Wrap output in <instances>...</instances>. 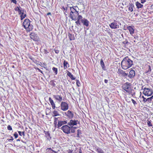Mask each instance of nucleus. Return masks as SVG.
Here are the masks:
<instances>
[{"label":"nucleus","mask_w":153,"mask_h":153,"mask_svg":"<svg viewBox=\"0 0 153 153\" xmlns=\"http://www.w3.org/2000/svg\"><path fill=\"white\" fill-rule=\"evenodd\" d=\"M97 152L98 153H104L103 151L100 148L97 149Z\"/></svg>","instance_id":"c9c22d12"},{"label":"nucleus","mask_w":153,"mask_h":153,"mask_svg":"<svg viewBox=\"0 0 153 153\" xmlns=\"http://www.w3.org/2000/svg\"><path fill=\"white\" fill-rule=\"evenodd\" d=\"M18 133H19V135H20V136L21 137H22V136H23V135H22V133H21V131H18Z\"/></svg>","instance_id":"09e8293b"},{"label":"nucleus","mask_w":153,"mask_h":153,"mask_svg":"<svg viewBox=\"0 0 153 153\" xmlns=\"http://www.w3.org/2000/svg\"><path fill=\"white\" fill-rule=\"evenodd\" d=\"M30 38L35 42H38L39 40V38L37 34L32 32L30 35Z\"/></svg>","instance_id":"1a4fd4ad"},{"label":"nucleus","mask_w":153,"mask_h":153,"mask_svg":"<svg viewBox=\"0 0 153 153\" xmlns=\"http://www.w3.org/2000/svg\"><path fill=\"white\" fill-rule=\"evenodd\" d=\"M135 75V72L133 70H131L129 71V74L128 75V76L129 77L130 79L133 78Z\"/></svg>","instance_id":"f3484780"},{"label":"nucleus","mask_w":153,"mask_h":153,"mask_svg":"<svg viewBox=\"0 0 153 153\" xmlns=\"http://www.w3.org/2000/svg\"><path fill=\"white\" fill-rule=\"evenodd\" d=\"M125 99H126V100H127V102H129L127 100V97H125Z\"/></svg>","instance_id":"052dcab7"},{"label":"nucleus","mask_w":153,"mask_h":153,"mask_svg":"<svg viewBox=\"0 0 153 153\" xmlns=\"http://www.w3.org/2000/svg\"><path fill=\"white\" fill-rule=\"evenodd\" d=\"M69 64L67 61L65 60L63 61V68L64 70H65L69 68Z\"/></svg>","instance_id":"412c9836"},{"label":"nucleus","mask_w":153,"mask_h":153,"mask_svg":"<svg viewBox=\"0 0 153 153\" xmlns=\"http://www.w3.org/2000/svg\"><path fill=\"white\" fill-rule=\"evenodd\" d=\"M133 64L132 61L128 56L124 58L121 62V68L124 70L130 68Z\"/></svg>","instance_id":"f03ea898"},{"label":"nucleus","mask_w":153,"mask_h":153,"mask_svg":"<svg viewBox=\"0 0 153 153\" xmlns=\"http://www.w3.org/2000/svg\"><path fill=\"white\" fill-rule=\"evenodd\" d=\"M143 93L145 96L149 97L152 95L153 91L152 89L145 87L143 88Z\"/></svg>","instance_id":"423d86ee"},{"label":"nucleus","mask_w":153,"mask_h":153,"mask_svg":"<svg viewBox=\"0 0 153 153\" xmlns=\"http://www.w3.org/2000/svg\"><path fill=\"white\" fill-rule=\"evenodd\" d=\"M0 45H1V46H2V45H1V43H0Z\"/></svg>","instance_id":"69168bd1"},{"label":"nucleus","mask_w":153,"mask_h":153,"mask_svg":"<svg viewBox=\"0 0 153 153\" xmlns=\"http://www.w3.org/2000/svg\"><path fill=\"white\" fill-rule=\"evenodd\" d=\"M109 26H110V28L112 29H116L119 27L118 25L117 24V21L115 20H114L113 22L109 25Z\"/></svg>","instance_id":"9b49d317"},{"label":"nucleus","mask_w":153,"mask_h":153,"mask_svg":"<svg viewBox=\"0 0 153 153\" xmlns=\"http://www.w3.org/2000/svg\"><path fill=\"white\" fill-rule=\"evenodd\" d=\"M54 52H55V53L58 54L59 53V51L57 49H54Z\"/></svg>","instance_id":"c03bdc74"},{"label":"nucleus","mask_w":153,"mask_h":153,"mask_svg":"<svg viewBox=\"0 0 153 153\" xmlns=\"http://www.w3.org/2000/svg\"><path fill=\"white\" fill-rule=\"evenodd\" d=\"M49 15H51V13L50 12L48 13H47V15L48 16Z\"/></svg>","instance_id":"bf43d9fd"},{"label":"nucleus","mask_w":153,"mask_h":153,"mask_svg":"<svg viewBox=\"0 0 153 153\" xmlns=\"http://www.w3.org/2000/svg\"><path fill=\"white\" fill-rule=\"evenodd\" d=\"M136 7H137V9L141 8L143 7V4H141L138 1H137L136 2Z\"/></svg>","instance_id":"b1692460"},{"label":"nucleus","mask_w":153,"mask_h":153,"mask_svg":"<svg viewBox=\"0 0 153 153\" xmlns=\"http://www.w3.org/2000/svg\"><path fill=\"white\" fill-rule=\"evenodd\" d=\"M61 109L62 110L65 111L68 109V104L65 102H61Z\"/></svg>","instance_id":"6e6552de"},{"label":"nucleus","mask_w":153,"mask_h":153,"mask_svg":"<svg viewBox=\"0 0 153 153\" xmlns=\"http://www.w3.org/2000/svg\"><path fill=\"white\" fill-rule=\"evenodd\" d=\"M123 45L124 46V47L126 48H128V47H129V43L128 41H125L123 42Z\"/></svg>","instance_id":"393cba45"},{"label":"nucleus","mask_w":153,"mask_h":153,"mask_svg":"<svg viewBox=\"0 0 153 153\" xmlns=\"http://www.w3.org/2000/svg\"><path fill=\"white\" fill-rule=\"evenodd\" d=\"M104 81H105V83H108V80L107 79H105V80H104Z\"/></svg>","instance_id":"864d4df0"},{"label":"nucleus","mask_w":153,"mask_h":153,"mask_svg":"<svg viewBox=\"0 0 153 153\" xmlns=\"http://www.w3.org/2000/svg\"><path fill=\"white\" fill-rule=\"evenodd\" d=\"M22 136H25V131H23L22 132Z\"/></svg>","instance_id":"5fc2aeb1"},{"label":"nucleus","mask_w":153,"mask_h":153,"mask_svg":"<svg viewBox=\"0 0 153 153\" xmlns=\"http://www.w3.org/2000/svg\"><path fill=\"white\" fill-rule=\"evenodd\" d=\"M11 2L12 3H13L15 4H16V0H11Z\"/></svg>","instance_id":"79ce46f5"},{"label":"nucleus","mask_w":153,"mask_h":153,"mask_svg":"<svg viewBox=\"0 0 153 153\" xmlns=\"http://www.w3.org/2000/svg\"><path fill=\"white\" fill-rule=\"evenodd\" d=\"M53 152L54 153L56 152L51 149V148H48L46 149L45 150V153H52L51 152Z\"/></svg>","instance_id":"a878e982"},{"label":"nucleus","mask_w":153,"mask_h":153,"mask_svg":"<svg viewBox=\"0 0 153 153\" xmlns=\"http://www.w3.org/2000/svg\"><path fill=\"white\" fill-rule=\"evenodd\" d=\"M30 59L32 60V58H31V57H30Z\"/></svg>","instance_id":"0e129e2a"},{"label":"nucleus","mask_w":153,"mask_h":153,"mask_svg":"<svg viewBox=\"0 0 153 153\" xmlns=\"http://www.w3.org/2000/svg\"><path fill=\"white\" fill-rule=\"evenodd\" d=\"M68 153H72L73 150L69 149L67 151Z\"/></svg>","instance_id":"de8ad7c7"},{"label":"nucleus","mask_w":153,"mask_h":153,"mask_svg":"<svg viewBox=\"0 0 153 153\" xmlns=\"http://www.w3.org/2000/svg\"><path fill=\"white\" fill-rule=\"evenodd\" d=\"M13 136L15 137V138L16 139L18 137V134L16 132H15L13 134Z\"/></svg>","instance_id":"ea45409f"},{"label":"nucleus","mask_w":153,"mask_h":153,"mask_svg":"<svg viewBox=\"0 0 153 153\" xmlns=\"http://www.w3.org/2000/svg\"><path fill=\"white\" fill-rule=\"evenodd\" d=\"M65 116L67 117L68 118L70 119H71L73 117L74 114L71 111L68 110L66 112L64 113Z\"/></svg>","instance_id":"f8f14e48"},{"label":"nucleus","mask_w":153,"mask_h":153,"mask_svg":"<svg viewBox=\"0 0 153 153\" xmlns=\"http://www.w3.org/2000/svg\"><path fill=\"white\" fill-rule=\"evenodd\" d=\"M79 153H82V152L81 149H79Z\"/></svg>","instance_id":"6e6d98bb"},{"label":"nucleus","mask_w":153,"mask_h":153,"mask_svg":"<svg viewBox=\"0 0 153 153\" xmlns=\"http://www.w3.org/2000/svg\"><path fill=\"white\" fill-rule=\"evenodd\" d=\"M153 95L151 97H148L147 98L149 99V100H152L153 99Z\"/></svg>","instance_id":"3c124183"},{"label":"nucleus","mask_w":153,"mask_h":153,"mask_svg":"<svg viewBox=\"0 0 153 153\" xmlns=\"http://www.w3.org/2000/svg\"><path fill=\"white\" fill-rule=\"evenodd\" d=\"M117 73L119 74V76H122L123 77H126L127 76L128 74L126 73L125 71H123L120 68L118 69Z\"/></svg>","instance_id":"9d476101"},{"label":"nucleus","mask_w":153,"mask_h":153,"mask_svg":"<svg viewBox=\"0 0 153 153\" xmlns=\"http://www.w3.org/2000/svg\"><path fill=\"white\" fill-rule=\"evenodd\" d=\"M7 140L9 142H11L13 140V139H7Z\"/></svg>","instance_id":"603ef678"},{"label":"nucleus","mask_w":153,"mask_h":153,"mask_svg":"<svg viewBox=\"0 0 153 153\" xmlns=\"http://www.w3.org/2000/svg\"><path fill=\"white\" fill-rule=\"evenodd\" d=\"M152 128H153V126H152Z\"/></svg>","instance_id":"338daca9"},{"label":"nucleus","mask_w":153,"mask_h":153,"mask_svg":"<svg viewBox=\"0 0 153 153\" xmlns=\"http://www.w3.org/2000/svg\"><path fill=\"white\" fill-rule=\"evenodd\" d=\"M58 118L54 117L53 118V125L55 128H59L60 127L63 125H65L67 124L66 121H58V123H57V121L58 120Z\"/></svg>","instance_id":"20e7f679"},{"label":"nucleus","mask_w":153,"mask_h":153,"mask_svg":"<svg viewBox=\"0 0 153 153\" xmlns=\"http://www.w3.org/2000/svg\"><path fill=\"white\" fill-rule=\"evenodd\" d=\"M150 71H151V67L150 65H149V69H148V71L146 72V73H149V72H150Z\"/></svg>","instance_id":"37998d69"},{"label":"nucleus","mask_w":153,"mask_h":153,"mask_svg":"<svg viewBox=\"0 0 153 153\" xmlns=\"http://www.w3.org/2000/svg\"><path fill=\"white\" fill-rule=\"evenodd\" d=\"M48 100L50 103L51 104V106H52V108L53 109H55V104L53 100L50 97L49 98Z\"/></svg>","instance_id":"6ab92c4d"},{"label":"nucleus","mask_w":153,"mask_h":153,"mask_svg":"<svg viewBox=\"0 0 153 153\" xmlns=\"http://www.w3.org/2000/svg\"><path fill=\"white\" fill-rule=\"evenodd\" d=\"M71 132L72 133H74L75 132V130L73 129H71Z\"/></svg>","instance_id":"8fccbe9b"},{"label":"nucleus","mask_w":153,"mask_h":153,"mask_svg":"<svg viewBox=\"0 0 153 153\" xmlns=\"http://www.w3.org/2000/svg\"><path fill=\"white\" fill-rule=\"evenodd\" d=\"M38 70H39V72H40L41 73H42V71H41V70H40L39 68H38Z\"/></svg>","instance_id":"4d7b16f0"},{"label":"nucleus","mask_w":153,"mask_h":153,"mask_svg":"<svg viewBox=\"0 0 153 153\" xmlns=\"http://www.w3.org/2000/svg\"><path fill=\"white\" fill-rule=\"evenodd\" d=\"M128 10L130 12H131L134 10V5L132 3H130L128 6Z\"/></svg>","instance_id":"a211bd4d"},{"label":"nucleus","mask_w":153,"mask_h":153,"mask_svg":"<svg viewBox=\"0 0 153 153\" xmlns=\"http://www.w3.org/2000/svg\"><path fill=\"white\" fill-rule=\"evenodd\" d=\"M20 141V140H19V139H17V140H16V141Z\"/></svg>","instance_id":"680f3d73"},{"label":"nucleus","mask_w":153,"mask_h":153,"mask_svg":"<svg viewBox=\"0 0 153 153\" xmlns=\"http://www.w3.org/2000/svg\"><path fill=\"white\" fill-rule=\"evenodd\" d=\"M52 113H53V117H56L59 115V112L57 111H54Z\"/></svg>","instance_id":"c85d7f7f"},{"label":"nucleus","mask_w":153,"mask_h":153,"mask_svg":"<svg viewBox=\"0 0 153 153\" xmlns=\"http://www.w3.org/2000/svg\"><path fill=\"white\" fill-rule=\"evenodd\" d=\"M61 9H62V11H63V12H64V15L66 16H67L68 15V13L67 12V10H68V7H65L62 6V7Z\"/></svg>","instance_id":"aec40b11"},{"label":"nucleus","mask_w":153,"mask_h":153,"mask_svg":"<svg viewBox=\"0 0 153 153\" xmlns=\"http://www.w3.org/2000/svg\"><path fill=\"white\" fill-rule=\"evenodd\" d=\"M142 97L143 99V102L144 103H145L147 102H148L149 103H150L151 102H152V100L150 99H149L148 98H146L143 96Z\"/></svg>","instance_id":"5701e85b"},{"label":"nucleus","mask_w":153,"mask_h":153,"mask_svg":"<svg viewBox=\"0 0 153 153\" xmlns=\"http://www.w3.org/2000/svg\"><path fill=\"white\" fill-rule=\"evenodd\" d=\"M141 4H143L146 2V0H140Z\"/></svg>","instance_id":"49530a36"},{"label":"nucleus","mask_w":153,"mask_h":153,"mask_svg":"<svg viewBox=\"0 0 153 153\" xmlns=\"http://www.w3.org/2000/svg\"><path fill=\"white\" fill-rule=\"evenodd\" d=\"M52 70H53V71L54 72V74H55V75L57 74L58 73V69L57 68L55 67H53V68H52Z\"/></svg>","instance_id":"473e14b6"},{"label":"nucleus","mask_w":153,"mask_h":153,"mask_svg":"<svg viewBox=\"0 0 153 153\" xmlns=\"http://www.w3.org/2000/svg\"><path fill=\"white\" fill-rule=\"evenodd\" d=\"M67 75L70 77L71 79L72 80H75V78H74L73 76V75L72 74H71V73L68 71V72L67 73Z\"/></svg>","instance_id":"cd10ccee"},{"label":"nucleus","mask_w":153,"mask_h":153,"mask_svg":"<svg viewBox=\"0 0 153 153\" xmlns=\"http://www.w3.org/2000/svg\"><path fill=\"white\" fill-rule=\"evenodd\" d=\"M68 36L70 41H72L74 40V35L73 34L70 33H68Z\"/></svg>","instance_id":"4be33fe9"},{"label":"nucleus","mask_w":153,"mask_h":153,"mask_svg":"<svg viewBox=\"0 0 153 153\" xmlns=\"http://www.w3.org/2000/svg\"><path fill=\"white\" fill-rule=\"evenodd\" d=\"M54 80H51V81H50L49 83L51 86L53 87H55L56 84Z\"/></svg>","instance_id":"c756f323"},{"label":"nucleus","mask_w":153,"mask_h":153,"mask_svg":"<svg viewBox=\"0 0 153 153\" xmlns=\"http://www.w3.org/2000/svg\"><path fill=\"white\" fill-rule=\"evenodd\" d=\"M45 135H46V136L47 137H48V138H50V134L49 131L45 132Z\"/></svg>","instance_id":"4c0bfd02"},{"label":"nucleus","mask_w":153,"mask_h":153,"mask_svg":"<svg viewBox=\"0 0 153 153\" xmlns=\"http://www.w3.org/2000/svg\"><path fill=\"white\" fill-rule=\"evenodd\" d=\"M7 130H8L9 131L12 130V127H11V126H10L9 125L7 126Z\"/></svg>","instance_id":"58836bf2"},{"label":"nucleus","mask_w":153,"mask_h":153,"mask_svg":"<svg viewBox=\"0 0 153 153\" xmlns=\"http://www.w3.org/2000/svg\"><path fill=\"white\" fill-rule=\"evenodd\" d=\"M53 98L59 102H61L62 100V97L61 95H53Z\"/></svg>","instance_id":"dca6fc26"},{"label":"nucleus","mask_w":153,"mask_h":153,"mask_svg":"<svg viewBox=\"0 0 153 153\" xmlns=\"http://www.w3.org/2000/svg\"><path fill=\"white\" fill-rule=\"evenodd\" d=\"M77 133H77L76 137H80V136H79V135L81 134V131L79 129H78V130H77Z\"/></svg>","instance_id":"f704fd0d"},{"label":"nucleus","mask_w":153,"mask_h":153,"mask_svg":"<svg viewBox=\"0 0 153 153\" xmlns=\"http://www.w3.org/2000/svg\"><path fill=\"white\" fill-rule=\"evenodd\" d=\"M100 64H101V67L102 68V69L104 70L105 65H104V63L102 59H101V61H100Z\"/></svg>","instance_id":"2f4dec72"},{"label":"nucleus","mask_w":153,"mask_h":153,"mask_svg":"<svg viewBox=\"0 0 153 153\" xmlns=\"http://www.w3.org/2000/svg\"><path fill=\"white\" fill-rule=\"evenodd\" d=\"M61 130H62L64 133L68 134L70 133V130L71 129V127L67 125L63 126L61 128Z\"/></svg>","instance_id":"0eeeda50"},{"label":"nucleus","mask_w":153,"mask_h":153,"mask_svg":"<svg viewBox=\"0 0 153 153\" xmlns=\"http://www.w3.org/2000/svg\"><path fill=\"white\" fill-rule=\"evenodd\" d=\"M31 22L28 19H25L23 22V27L28 33L33 29V26L30 24Z\"/></svg>","instance_id":"7ed1b4c3"},{"label":"nucleus","mask_w":153,"mask_h":153,"mask_svg":"<svg viewBox=\"0 0 153 153\" xmlns=\"http://www.w3.org/2000/svg\"><path fill=\"white\" fill-rule=\"evenodd\" d=\"M77 120H70V122L68 123L67 125L72 127L73 126H76L77 125Z\"/></svg>","instance_id":"ddd939ff"},{"label":"nucleus","mask_w":153,"mask_h":153,"mask_svg":"<svg viewBox=\"0 0 153 153\" xmlns=\"http://www.w3.org/2000/svg\"><path fill=\"white\" fill-rule=\"evenodd\" d=\"M14 10L16 11H17L18 12V13H21V12H22V11L23 10H20L18 7H16L15 8H14Z\"/></svg>","instance_id":"72a5a7b5"},{"label":"nucleus","mask_w":153,"mask_h":153,"mask_svg":"<svg viewBox=\"0 0 153 153\" xmlns=\"http://www.w3.org/2000/svg\"><path fill=\"white\" fill-rule=\"evenodd\" d=\"M131 101H132V103H133V104L134 105L137 104V103L136 102V101H134V100L131 99Z\"/></svg>","instance_id":"a19ab883"},{"label":"nucleus","mask_w":153,"mask_h":153,"mask_svg":"<svg viewBox=\"0 0 153 153\" xmlns=\"http://www.w3.org/2000/svg\"><path fill=\"white\" fill-rule=\"evenodd\" d=\"M127 29L129 31L130 35L132 36L134 33V29L133 26H129L127 27Z\"/></svg>","instance_id":"2eb2a0df"},{"label":"nucleus","mask_w":153,"mask_h":153,"mask_svg":"<svg viewBox=\"0 0 153 153\" xmlns=\"http://www.w3.org/2000/svg\"><path fill=\"white\" fill-rule=\"evenodd\" d=\"M10 138H11L10 139H13V137H12V136L10 137Z\"/></svg>","instance_id":"e2e57ef3"},{"label":"nucleus","mask_w":153,"mask_h":153,"mask_svg":"<svg viewBox=\"0 0 153 153\" xmlns=\"http://www.w3.org/2000/svg\"><path fill=\"white\" fill-rule=\"evenodd\" d=\"M71 129H75L76 128V127H71Z\"/></svg>","instance_id":"13d9d810"},{"label":"nucleus","mask_w":153,"mask_h":153,"mask_svg":"<svg viewBox=\"0 0 153 153\" xmlns=\"http://www.w3.org/2000/svg\"><path fill=\"white\" fill-rule=\"evenodd\" d=\"M76 86H78V87H80L81 84H80V82L79 80L77 79H76Z\"/></svg>","instance_id":"e433bc0d"},{"label":"nucleus","mask_w":153,"mask_h":153,"mask_svg":"<svg viewBox=\"0 0 153 153\" xmlns=\"http://www.w3.org/2000/svg\"><path fill=\"white\" fill-rule=\"evenodd\" d=\"M152 121L149 119L147 120V126L149 127H152Z\"/></svg>","instance_id":"7c9ffc66"},{"label":"nucleus","mask_w":153,"mask_h":153,"mask_svg":"<svg viewBox=\"0 0 153 153\" xmlns=\"http://www.w3.org/2000/svg\"><path fill=\"white\" fill-rule=\"evenodd\" d=\"M76 7V6L70 7V9L71 10V11L70 12L69 17L72 20H76L75 22V23L78 26L80 25V20L82 18V17L79 14L78 11L75 9Z\"/></svg>","instance_id":"f257e3e1"},{"label":"nucleus","mask_w":153,"mask_h":153,"mask_svg":"<svg viewBox=\"0 0 153 153\" xmlns=\"http://www.w3.org/2000/svg\"><path fill=\"white\" fill-rule=\"evenodd\" d=\"M122 89L124 90L126 92L129 94L132 93V91L133 90L131 89V85L129 83L126 82L122 85Z\"/></svg>","instance_id":"39448f33"},{"label":"nucleus","mask_w":153,"mask_h":153,"mask_svg":"<svg viewBox=\"0 0 153 153\" xmlns=\"http://www.w3.org/2000/svg\"><path fill=\"white\" fill-rule=\"evenodd\" d=\"M19 14L21 15V20H22L24 19L25 17H26V14H24V10H22V12H21V13H18Z\"/></svg>","instance_id":"bb28decb"},{"label":"nucleus","mask_w":153,"mask_h":153,"mask_svg":"<svg viewBox=\"0 0 153 153\" xmlns=\"http://www.w3.org/2000/svg\"><path fill=\"white\" fill-rule=\"evenodd\" d=\"M44 52L45 54H48V51L46 49H44Z\"/></svg>","instance_id":"a18cd8bd"},{"label":"nucleus","mask_w":153,"mask_h":153,"mask_svg":"<svg viewBox=\"0 0 153 153\" xmlns=\"http://www.w3.org/2000/svg\"><path fill=\"white\" fill-rule=\"evenodd\" d=\"M81 21L82 23H83V25L86 26L88 27L89 26V21L86 19L84 18L82 19H80V21Z\"/></svg>","instance_id":"4468645a"}]
</instances>
